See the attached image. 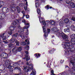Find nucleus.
Returning a JSON list of instances; mask_svg holds the SVG:
<instances>
[{"mask_svg":"<svg viewBox=\"0 0 75 75\" xmlns=\"http://www.w3.org/2000/svg\"><path fill=\"white\" fill-rule=\"evenodd\" d=\"M46 23H47V24H48V23H50V22L49 21H46Z\"/></svg>","mask_w":75,"mask_h":75,"instance_id":"nucleus-58","label":"nucleus"},{"mask_svg":"<svg viewBox=\"0 0 75 75\" xmlns=\"http://www.w3.org/2000/svg\"><path fill=\"white\" fill-rule=\"evenodd\" d=\"M11 8L12 10V11H16V8L15 7H13L12 6H11Z\"/></svg>","mask_w":75,"mask_h":75,"instance_id":"nucleus-31","label":"nucleus"},{"mask_svg":"<svg viewBox=\"0 0 75 75\" xmlns=\"http://www.w3.org/2000/svg\"><path fill=\"white\" fill-rule=\"evenodd\" d=\"M35 56L36 57V58H38L40 57V54L39 53H36L35 54Z\"/></svg>","mask_w":75,"mask_h":75,"instance_id":"nucleus-20","label":"nucleus"},{"mask_svg":"<svg viewBox=\"0 0 75 75\" xmlns=\"http://www.w3.org/2000/svg\"><path fill=\"white\" fill-rule=\"evenodd\" d=\"M20 23V22L19 21L16 19L14 20V22L13 23V25L15 26L16 24H18Z\"/></svg>","mask_w":75,"mask_h":75,"instance_id":"nucleus-9","label":"nucleus"},{"mask_svg":"<svg viewBox=\"0 0 75 75\" xmlns=\"http://www.w3.org/2000/svg\"><path fill=\"white\" fill-rule=\"evenodd\" d=\"M29 24V23H25V25H28Z\"/></svg>","mask_w":75,"mask_h":75,"instance_id":"nucleus-62","label":"nucleus"},{"mask_svg":"<svg viewBox=\"0 0 75 75\" xmlns=\"http://www.w3.org/2000/svg\"><path fill=\"white\" fill-rule=\"evenodd\" d=\"M18 28L19 29L18 30V32L20 33H23V31H24V29L23 28H22L21 27H20V25H19L18 26Z\"/></svg>","mask_w":75,"mask_h":75,"instance_id":"nucleus-13","label":"nucleus"},{"mask_svg":"<svg viewBox=\"0 0 75 75\" xmlns=\"http://www.w3.org/2000/svg\"><path fill=\"white\" fill-rule=\"evenodd\" d=\"M71 75H75V74L74 73H72L71 74Z\"/></svg>","mask_w":75,"mask_h":75,"instance_id":"nucleus-59","label":"nucleus"},{"mask_svg":"<svg viewBox=\"0 0 75 75\" xmlns=\"http://www.w3.org/2000/svg\"><path fill=\"white\" fill-rule=\"evenodd\" d=\"M6 33H7L6 34H7L8 35V34L9 35H11V34H13V32L12 31H11V30L10 31H9L7 32H6Z\"/></svg>","mask_w":75,"mask_h":75,"instance_id":"nucleus-25","label":"nucleus"},{"mask_svg":"<svg viewBox=\"0 0 75 75\" xmlns=\"http://www.w3.org/2000/svg\"><path fill=\"white\" fill-rule=\"evenodd\" d=\"M50 65H51V62H48L47 67H50Z\"/></svg>","mask_w":75,"mask_h":75,"instance_id":"nucleus-46","label":"nucleus"},{"mask_svg":"<svg viewBox=\"0 0 75 75\" xmlns=\"http://www.w3.org/2000/svg\"><path fill=\"white\" fill-rule=\"evenodd\" d=\"M7 35H8L7 34V33H4L1 34L0 37L2 38L3 40H5L6 39V37H7Z\"/></svg>","mask_w":75,"mask_h":75,"instance_id":"nucleus-6","label":"nucleus"},{"mask_svg":"<svg viewBox=\"0 0 75 75\" xmlns=\"http://www.w3.org/2000/svg\"><path fill=\"white\" fill-rule=\"evenodd\" d=\"M37 13H38V16H41V12H40V9L38 8L37 9Z\"/></svg>","mask_w":75,"mask_h":75,"instance_id":"nucleus-17","label":"nucleus"},{"mask_svg":"<svg viewBox=\"0 0 75 75\" xmlns=\"http://www.w3.org/2000/svg\"><path fill=\"white\" fill-rule=\"evenodd\" d=\"M2 10H5V13H7V11H8V9L7 7L3 8H2Z\"/></svg>","mask_w":75,"mask_h":75,"instance_id":"nucleus-23","label":"nucleus"},{"mask_svg":"<svg viewBox=\"0 0 75 75\" xmlns=\"http://www.w3.org/2000/svg\"><path fill=\"white\" fill-rule=\"evenodd\" d=\"M18 51V47H15L12 50L13 52H16Z\"/></svg>","mask_w":75,"mask_h":75,"instance_id":"nucleus-16","label":"nucleus"},{"mask_svg":"<svg viewBox=\"0 0 75 75\" xmlns=\"http://www.w3.org/2000/svg\"><path fill=\"white\" fill-rule=\"evenodd\" d=\"M3 27V25L1 23H0V29Z\"/></svg>","mask_w":75,"mask_h":75,"instance_id":"nucleus-51","label":"nucleus"},{"mask_svg":"<svg viewBox=\"0 0 75 75\" xmlns=\"http://www.w3.org/2000/svg\"><path fill=\"white\" fill-rule=\"evenodd\" d=\"M38 17L39 18V21L42 25H46V23L45 22L44 18H41V16H38Z\"/></svg>","mask_w":75,"mask_h":75,"instance_id":"nucleus-5","label":"nucleus"},{"mask_svg":"<svg viewBox=\"0 0 75 75\" xmlns=\"http://www.w3.org/2000/svg\"><path fill=\"white\" fill-rule=\"evenodd\" d=\"M67 27H68V28H70V27H71V26H69L68 25H67Z\"/></svg>","mask_w":75,"mask_h":75,"instance_id":"nucleus-63","label":"nucleus"},{"mask_svg":"<svg viewBox=\"0 0 75 75\" xmlns=\"http://www.w3.org/2000/svg\"><path fill=\"white\" fill-rule=\"evenodd\" d=\"M14 65L15 67V68H16V69H18L19 71H21V69L19 67L17 68V67H20V64H19L17 63H16L14 64Z\"/></svg>","mask_w":75,"mask_h":75,"instance_id":"nucleus-7","label":"nucleus"},{"mask_svg":"<svg viewBox=\"0 0 75 75\" xmlns=\"http://www.w3.org/2000/svg\"><path fill=\"white\" fill-rule=\"evenodd\" d=\"M21 37L22 39H25V38H26V36L24 35L23 34H22L21 35Z\"/></svg>","mask_w":75,"mask_h":75,"instance_id":"nucleus-27","label":"nucleus"},{"mask_svg":"<svg viewBox=\"0 0 75 75\" xmlns=\"http://www.w3.org/2000/svg\"><path fill=\"white\" fill-rule=\"evenodd\" d=\"M22 22L23 23H24V24H25V23H26V22H25V20L23 19V20H22Z\"/></svg>","mask_w":75,"mask_h":75,"instance_id":"nucleus-48","label":"nucleus"},{"mask_svg":"<svg viewBox=\"0 0 75 75\" xmlns=\"http://www.w3.org/2000/svg\"><path fill=\"white\" fill-rule=\"evenodd\" d=\"M1 14V16H0V19L2 20V19H4L6 17V15H5V14L3 13H0Z\"/></svg>","mask_w":75,"mask_h":75,"instance_id":"nucleus-14","label":"nucleus"},{"mask_svg":"<svg viewBox=\"0 0 75 75\" xmlns=\"http://www.w3.org/2000/svg\"><path fill=\"white\" fill-rule=\"evenodd\" d=\"M41 1H43V2L44 3V2L45 1V0H41Z\"/></svg>","mask_w":75,"mask_h":75,"instance_id":"nucleus-61","label":"nucleus"},{"mask_svg":"<svg viewBox=\"0 0 75 75\" xmlns=\"http://www.w3.org/2000/svg\"><path fill=\"white\" fill-rule=\"evenodd\" d=\"M9 30L11 31H14L16 30V27L15 26H11L9 28Z\"/></svg>","mask_w":75,"mask_h":75,"instance_id":"nucleus-15","label":"nucleus"},{"mask_svg":"<svg viewBox=\"0 0 75 75\" xmlns=\"http://www.w3.org/2000/svg\"><path fill=\"white\" fill-rule=\"evenodd\" d=\"M22 13L23 14V16L22 17V18H24V16H25V14H25V12L24 11H23L22 12Z\"/></svg>","mask_w":75,"mask_h":75,"instance_id":"nucleus-43","label":"nucleus"},{"mask_svg":"<svg viewBox=\"0 0 75 75\" xmlns=\"http://www.w3.org/2000/svg\"><path fill=\"white\" fill-rule=\"evenodd\" d=\"M29 44H30V42L28 41V42H27V44L28 45H29Z\"/></svg>","mask_w":75,"mask_h":75,"instance_id":"nucleus-60","label":"nucleus"},{"mask_svg":"<svg viewBox=\"0 0 75 75\" xmlns=\"http://www.w3.org/2000/svg\"><path fill=\"white\" fill-rule=\"evenodd\" d=\"M4 2L3 1L0 2V6L1 7V6H3V5H4Z\"/></svg>","mask_w":75,"mask_h":75,"instance_id":"nucleus-33","label":"nucleus"},{"mask_svg":"<svg viewBox=\"0 0 75 75\" xmlns=\"http://www.w3.org/2000/svg\"><path fill=\"white\" fill-rule=\"evenodd\" d=\"M70 37L71 38V43L63 42L62 44H65L63 46V48L65 49L64 54L65 55H69V51H72V50L74 48V47L72 45H71V44H72L73 45L75 44V34L71 35Z\"/></svg>","mask_w":75,"mask_h":75,"instance_id":"nucleus-1","label":"nucleus"},{"mask_svg":"<svg viewBox=\"0 0 75 75\" xmlns=\"http://www.w3.org/2000/svg\"><path fill=\"white\" fill-rule=\"evenodd\" d=\"M16 8L17 9V10L18 13H20V7H18V6H17Z\"/></svg>","mask_w":75,"mask_h":75,"instance_id":"nucleus-38","label":"nucleus"},{"mask_svg":"<svg viewBox=\"0 0 75 75\" xmlns=\"http://www.w3.org/2000/svg\"><path fill=\"white\" fill-rule=\"evenodd\" d=\"M26 18H28L30 17V16L28 15H27L26 16Z\"/></svg>","mask_w":75,"mask_h":75,"instance_id":"nucleus-53","label":"nucleus"},{"mask_svg":"<svg viewBox=\"0 0 75 75\" xmlns=\"http://www.w3.org/2000/svg\"><path fill=\"white\" fill-rule=\"evenodd\" d=\"M24 8L25 11H27V6H25L24 7Z\"/></svg>","mask_w":75,"mask_h":75,"instance_id":"nucleus-49","label":"nucleus"},{"mask_svg":"<svg viewBox=\"0 0 75 75\" xmlns=\"http://www.w3.org/2000/svg\"><path fill=\"white\" fill-rule=\"evenodd\" d=\"M64 32H70V30L69 28L65 29H64Z\"/></svg>","mask_w":75,"mask_h":75,"instance_id":"nucleus-32","label":"nucleus"},{"mask_svg":"<svg viewBox=\"0 0 75 75\" xmlns=\"http://www.w3.org/2000/svg\"><path fill=\"white\" fill-rule=\"evenodd\" d=\"M71 20H73V21H75V17H73L71 18Z\"/></svg>","mask_w":75,"mask_h":75,"instance_id":"nucleus-50","label":"nucleus"},{"mask_svg":"<svg viewBox=\"0 0 75 75\" xmlns=\"http://www.w3.org/2000/svg\"><path fill=\"white\" fill-rule=\"evenodd\" d=\"M26 64L28 65H29V67L28 68L27 66H26L25 67V66L23 67L24 69L23 71H24V73H25V72H27L28 71H29V69H30L31 70H32L33 69V64H31V62H29V63L28 62H26Z\"/></svg>","mask_w":75,"mask_h":75,"instance_id":"nucleus-3","label":"nucleus"},{"mask_svg":"<svg viewBox=\"0 0 75 75\" xmlns=\"http://www.w3.org/2000/svg\"><path fill=\"white\" fill-rule=\"evenodd\" d=\"M26 2V6H28V2L27 1V0H24Z\"/></svg>","mask_w":75,"mask_h":75,"instance_id":"nucleus-52","label":"nucleus"},{"mask_svg":"<svg viewBox=\"0 0 75 75\" xmlns=\"http://www.w3.org/2000/svg\"><path fill=\"white\" fill-rule=\"evenodd\" d=\"M51 73L52 74H54V70H52L51 71Z\"/></svg>","mask_w":75,"mask_h":75,"instance_id":"nucleus-55","label":"nucleus"},{"mask_svg":"<svg viewBox=\"0 0 75 75\" xmlns=\"http://www.w3.org/2000/svg\"><path fill=\"white\" fill-rule=\"evenodd\" d=\"M15 42L16 44V45L17 46V45H18L20 44V43L18 42V41H17V40H16L15 41Z\"/></svg>","mask_w":75,"mask_h":75,"instance_id":"nucleus-35","label":"nucleus"},{"mask_svg":"<svg viewBox=\"0 0 75 75\" xmlns=\"http://www.w3.org/2000/svg\"><path fill=\"white\" fill-rule=\"evenodd\" d=\"M50 21H51L50 22V23L52 25H55V24H56L55 22H54L53 21L51 20H50Z\"/></svg>","mask_w":75,"mask_h":75,"instance_id":"nucleus-21","label":"nucleus"},{"mask_svg":"<svg viewBox=\"0 0 75 75\" xmlns=\"http://www.w3.org/2000/svg\"><path fill=\"white\" fill-rule=\"evenodd\" d=\"M35 7L36 8H39L40 7V5H39V4L38 2H37L35 4Z\"/></svg>","mask_w":75,"mask_h":75,"instance_id":"nucleus-28","label":"nucleus"},{"mask_svg":"<svg viewBox=\"0 0 75 75\" xmlns=\"http://www.w3.org/2000/svg\"><path fill=\"white\" fill-rule=\"evenodd\" d=\"M18 35V33H16L13 35V37H16Z\"/></svg>","mask_w":75,"mask_h":75,"instance_id":"nucleus-47","label":"nucleus"},{"mask_svg":"<svg viewBox=\"0 0 75 75\" xmlns=\"http://www.w3.org/2000/svg\"><path fill=\"white\" fill-rule=\"evenodd\" d=\"M47 31L48 33H50V29H47Z\"/></svg>","mask_w":75,"mask_h":75,"instance_id":"nucleus-56","label":"nucleus"},{"mask_svg":"<svg viewBox=\"0 0 75 75\" xmlns=\"http://www.w3.org/2000/svg\"><path fill=\"white\" fill-rule=\"evenodd\" d=\"M64 23L63 22V21H62L60 22L59 23V25L61 27H63L64 25Z\"/></svg>","mask_w":75,"mask_h":75,"instance_id":"nucleus-29","label":"nucleus"},{"mask_svg":"<svg viewBox=\"0 0 75 75\" xmlns=\"http://www.w3.org/2000/svg\"><path fill=\"white\" fill-rule=\"evenodd\" d=\"M21 45H25V42H21Z\"/></svg>","mask_w":75,"mask_h":75,"instance_id":"nucleus-42","label":"nucleus"},{"mask_svg":"<svg viewBox=\"0 0 75 75\" xmlns=\"http://www.w3.org/2000/svg\"><path fill=\"white\" fill-rule=\"evenodd\" d=\"M51 75H55V74H54V73H53V74H51Z\"/></svg>","mask_w":75,"mask_h":75,"instance_id":"nucleus-64","label":"nucleus"},{"mask_svg":"<svg viewBox=\"0 0 75 75\" xmlns=\"http://www.w3.org/2000/svg\"><path fill=\"white\" fill-rule=\"evenodd\" d=\"M4 42L5 44H7L8 43V42L7 41H3Z\"/></svg>","mask_w":75,"mask_h":75,"instance_id":"nucleus-54","label":"nucleus"},{"mask_svg":"<svg viewBox=\"0 0 75 75\" xmlns=\"http://www.w3.org/2000/svg\"><path fill=\"white\" fill-rule=\"evenodd\" d=\"M64 21L65 23H68L69 21V20L68 18H65L64 19Z\"/></svg>","mask_w":75,"mask_h":75,"instance_id":"nucleus-24","label":"nucleus"},{"mask_svg":"<svg viewBox=\"0 0 75 75\" xmlns=\"http://www.w3.org/2000/svg\"><path fill=\"white\" fill-rule=\"evenodd\" d=\"M25 53L26 54H25V57H26V60L28 61L30 59V56L28 55V52L27 51H25Z\"/></svg>","mask_w":75,"mask_h":75,"instance_id":"nucleus-10","label":"nucleus"},{"mask_svg":"<svg viewBox=\"0 0 75 75\" xmlns=\"http://www.w3.org/2000/svg\"><path fill=\"white\" fill-rule=\"evenodd\" d=\"M18 51H21V50H22V47H19L18 48Z\"/></svg>","mask_w":75,"mask_h":75,"instance_id":"nucleus-40","label":"nucleus"},{"mask_svg":"<svg viewBox=\"0 0 75 75\" xmlns=\"http://www.w3.org/2000/svg\"><path fill=\"white\" fill-rule=\"evenodd\" d=\"M71 28L72 31L75 30V28L74 25H72L71 26Z\"/></svg>","mask_w":75,"mask_h":75,"instance_id":"nucleus-30","label":"nucleus"},{"mask_svg":"<svg viewBox=\"0 0 75 75\" xmlns=\"http://www.w3.org/2000/svg\"><path fill=\"white\" fill-rule=\"evenodd\" d=\"M43 29L44 33H45L44 34V36L45 37H48V33L45 32L46 30L45 29V26H42Z\"/></svg>","mask_w":75,"mask_h":75,"instance_id":"nucleus-11","label":"nucleus"},{"mask_svg":"<svg viewBox=\"0 0 75 75\" xmlns=\"http://www.w3.org/2000/svg\"><path fill=\"white\" fill-rule=\"evenodd\" d=\"M52 8V7H50V6H48V5H47L45 6V8L47 10H48L49 8Z\"/></svg>","mask_w":75,"mask_h":75,"instance_id":"nucleus-26","label":"nucleus"},{"mask_svg":"<svg viewBox=\"0 0 75 75\" xmlns=\"http://www.w3.org/2000/svg\"><path fill=\"white\" fill-rule=\"evenodd\" d=\"M71 1V0H66V2L67 3V4H69V5L70 4V2Z\"/></svg>","mask_w":75,"mask_h":75,"instance_id":"nucleus-37","label":"nucleus"},{"mask_svg":"<svg viewBox=\"0 0 75 75\" xmlns=\"http://www.w3.org/2000/svg\"><path fill=\"white\" fill-rule=\"evenodd\" d=\"M30 26H25L24 27H23V29H27V28H28Z\"/></svg>","mask_w":75,"mask_h":75,"instance_id":"nucleus-44","label":"nucleus"},{"mask_svg":"<svg viewBox=\"0 0 75 75\" xmlns=\"http://www.w3.org/2000/svg\"><path fill=\"white\" fill-rule=\"evenodd\" d=\"M25 48H27V50H29V46H27L26 47H24Z\"/></svg>","mask_w":75,"mask_h":75,"instance_id":"nucleus-45","label":"nucleus"},{"mask_svg":"<svg viewBox=\"0 0 75 75\" xmlns=\"http://www.w3.org/2000/svg\"><path fill=\"white\" fill-rule=\"evenodd\" d=\"M13 45H14V44H13L11 43H10L9 45V47H13Z\"/></svg>","mask_w":75,"mask_h":75,"instance_id":"nucleus-39","label":"nucleus"},{"mask_svg":"<svg viewBox=\"0 0 75 75\" xmlns=\"http://www.w3.org/2000/svg\"><path fill=\"white\" fill-rule=\"evenodd\" d=\"M16 40V39L13 37L10 41V42L11 43H13V42H14Z\"/></svg>","mask_w":75,"mask_h":75,"instance_id":"nucleus-18","label":"nucleus"},{"mask_svg":"<svg viewBox=\"0 0 75 75\" xmlns=\"http://www.w3.org/2000/svg\"><path fill=\"white\" fill-rule=\"evenodd\" d=\"M29 34V31L28 30H27L26 31V33H25V35H28Z\"/></svg>","mask_w":75,"mask_h":75,"instance_id":"nucleus-41","label":"nucleus"},{"mask_svg":"<svg viewBox=\"0 0 75 75\" xmlns=\"http://www.w3.org/2000/svg\"><path fill=\"white\" fill-rule=\"evenodd\" d=\"M69 5H70V6H71V7H72V8H75V4H74V3L72 2Z\"/></svg>","mask_w":75,"mask_h":75,"instance_id":"nucleus-22","label":"nucleus"},{"mask_svg":"<svg viewBox=\"0 0 75 75\" xmlns=\"http://www.w3.org/2000/svg\"><path fill=\"white\" fill-rule=\"evenodd\" d=\"M1 57L4 58H6L8 57V54L5 52H3L1 54Z\"/></svg>","mask_w":75,"mask_h":75,"instance_id":"nucleus-8","label":"nucleus"},{"mask_svg":"<svg viewBox=\"0 0 75 75\" xmlns=\"http://www.w3.org/2000/svg\"><path fill=\"white\" fill-rule=\"evenodd\" d=\"M49 54H52L53 53V49H52L49 51Z\"/></svg>","mask_w":75,"mask_h":75,"instance_id":"nucleus-34","label":"nucleus"},{"mask_svg":"<svg viewBox=\"0 0 75 75\" xmlns=\"http://www.w3.org/2000/svg\"><path fill=\"white\" fill-rule=\"evenodd\" d=\"M35 74H36V71H35V69H33V70L32 72H31V74H30V75H35Z\"/></svg>","mask_w":75,"mask_h":75,"instance_id":"nucleus-19","label":"nucleus"},{"mask_svg":"<svg viewBox=\"0 0 75 75\" xmlns=\"http://www.w3.org/2000/svg\"><path fill=\"white\" fill-rule=\"evenodd\" d=\"M72 72V71L71 70H69L68 71V73H67V72H64L61 73V75H68V74H69H69H71Z\"/></svg>","mask_w":75,"mask_h":75,"instance_id":"nucleus-12","label":"nucleus"},{"mask_svg":"<svg viewBox=\"0 0 75 75\" xmlns=\"http://www.w3.org/2000/svg\"><path fill=\"white\" fill-rule=\"evenodd\" d=\"M5 64L7 67H8V68L10 69V71H11H11H13V69L11 68L12 66L10 65V62L8 60L6 61H5Z\"/></svg>","mask_w":75,"mask_h":75,"instance_id":"nucleus-4","label":"nucleus"},{"mask_svg":"<svg viewBox=\"0 0 75 75\" xmlns=\"http://www.w3.org/2000/svg\"><path fill=\"white\" fill-rule=\"evenodd\" d=\"M60 62L62 64L64 62V60H61L60 61Z\"/></svg>","mask_w":75,"mask_h":75,"instance_id":"nucleus-57","label":"nucleus"},{"mask_svg":"<svg viewBox=\"0 0 75 75\" xmlns=\"http://www.w3.org/2000/svg\"><path fill=\"white\" fill-rule=\"evenodd\" d=\"M2 71H4L6 69V67H5V66H4V65H3L2 66Z\"/></svg>","mask_w":75,"mask_h":75,"instance_id":"nucleus-36","label":"nucleus"},{"mask_svg":"<svg viewBox=\"0 0 75 75\" xmlns=\"http://www.w3.org/2000/svg\"><path fill=\"white\" fill-rule=\"evenodd\" d=\"M52 31L53 32H56V35L58 37H62L64 39H65L66 41H68V36L65 34L63 33H60L59 32V30L57 28H52Z\"/></svg>","mask_w":75,"mask_h":75,"instance_id":"nucleus-2","label":"nucleus"}]
</instances>
